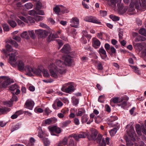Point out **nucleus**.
<instances>
[{
  "label": "nucleus",
  "instance_id": "4be33fe9",
  "mask_svg": "<svg viewBox=\"0 0 146 146\" xmlns=\"http://www.w3.org/2000/svg\"><path fill=\"white\" fill-rule=\"evenodd\" d=\"M57 121V119L55 118L48 119L45 120V123L47 125H50L54 123Z\"/></svg>",
  "mask_w": 146,
  "mask_h": 146
},
{
  "label": "nucleus",
  "instance_id": "49530a36",
  "mask_svg": "<svg viewBox=\"0 0 146 146\" xmlns=\"http://www.w3.org/2000/svg\"><path fill=\"white\" fill-rule=\"evenodd\" d=\"M44 17L40 16H36L35 17V20L37 21H42L44 19Z\"/></svg>",
  "mask_w": 146,
  "mask_h": 146
},
{
  "label": "nucleus",
  "instance_id": "4c0bfd02",
  "mask_svg": "<svg viewBox=\"0 0 146 146\" xmlns=\"http://www.w3.org/2000/svg\"><path fill=\"white\" fill-rule=\"evenodd\" d=\"M9 42L12 44V45L15 48H17L18 47V44L15 41L12 40H11L9 41Z\"/></svg>",
  "mask_w": 146,
  "mask_h": 146
},
{
  "label": "nucleus",
  "instance_id": "864d4df0",
  "mask_svg": "<svg viewBox=\"0 0 146 146\" xmlns=\"http://www.w3.org/2000/svg\"><path fill=\"white\" fill-rule=\"evenodd\" d=\"M25 6L27 9H29L31 8L33 6L32 4L31 3H29L26 4L25 5Z\"/></svg>",
  "mask_w": 146,
  "mask_h": 146
},
{
  "label": "nucleus",
  "instance_id": "e433bc0d",
  "mask_svg": "<svg viewBox=\"0 0 146 146\" xmlns=\"http://www.w3.org/2000/svg\"><path fill=\"white\" fill-rule=\"evenodd\" d=\"M43 141L46 146H48L50 144V142L47 138H44L43 139Z\"/></svg>",
  "mask_w": 146,
  "mask_h": 146
},
{
  "label": "nucleus",
  "instance_id": "5701e85b",
  "mask_svg": "<svg viewBox=\"0 0 146 146\" xmlns=\"http://www.w3.org/2000/svg\"><path fill=\"white\" fill-rule=\"evenodd\" d=\"M23 113L22 110H19L17 111L14 114L11 115V117L12 119H14L17 118L19 116Z\"/></svg>",
  "mask_w": 146,
  "mask_h": 146
},
{
  "label": "nucleus",
  "instance_id": "a19ab883",
  "mask_svg": "<svg viewBox=\"0 0 146 146\" xmlns=\"http://www.w3.org/2000/svg\"><path fill=\"white\" fill-rule=\"evenodd\" d=\"M70 137H73L74 138V139L77 141H78L79 139H80L79 137H78V135L76 134H72V135H70L68 137L69 138Z\"/></svg>",
  "mask_w": 146,
  "mask_h": 146
},
{
  "label": "nucleus",
  "instance_id": "e2e57ef3",
  "mask_svg": "<svg viewBox=\"0 0 146 146\" xmlns=\"http://www.w3.org/2000/svg\"><path fill=\"white\" fill-rule=\"evenodd\" d=\"M28 14L31 15L35 16L36 15V11L34 10H32L29 11Z\"/></svg>",
  "mask_w": 146,
  "mask_h": 146
},
{
  "label": "nucleus",
  "instance_id": "f8f14e48",
  "mask_svg": "<svg viewBox=\"0 0 146 146\" xmlns=\"http://www.w3.org/2000/svg\"><path fill=\"white\" fill-rule=\"evenodd\" d=\"M117 6L118 9V13L120 14H122L124 13L127 10V7H123L122 4H117Z\"/></svg>",
  "mask_w": 146,
  "mask_h": 146
},
{
  "label": "nucleus",
  "instance_id": "2f4dec72",
  "mask_svg": "<svg viewBox=\"0 0 146 146\" xmlns=\"http://www.w3.org/2000/svg\"><path fill=\"white\" fill-rule=\"evenodd\" d=\"M96 64H97V68L98 70H102L103 69V67L102 63L99 61H96L95 62Z\"/></svg>",
  "mask_w": 146,
  "mask_h": 146
},
{
  "label": "nucleus",
  "instance_id": "1a4fd4ad",
  "mask_svg": "<svg viewBox=\"0 0 146 146\" xmlns=\"http://www.w3.org/2000/svg\"><path fill=\"white\" fill-rule=\"evenodd\" d=\"M70 25L71 27L77 28L79 24V20L76 17H73L70 20Z\"/></svg>",
  "mask_w": 146,
  "mask_h": 146
},
{
  "label": "nucleus",
  "instance_id": "393cba45",
  "mask_svg": "<svg viewBox=\"0 0 146 146\" xmlns=\"http://www.w3.org/2000/svg\"><path fill=\"white\" fill-rule=\"evenodd\" d=\"M141 2H140L141 10H144L146 9V0H141Z\"/></svg>",
  "mask_w": 146,
  "mask_h": 146
},
{
  "label": "nucleus",
  "instance_id": "39448f33",
  "mask_svg": "<svg viewBox=\"0 0 146 146\" xmlns=\"http://www.w3.org/2000/svg\"><path fill=\"white\" fill-rule=\"evenodd\" d=\"M65 65L73 66L74 65V63L73 59L71 56L69 55L66 56L64 58Z\"/></svg>",
  "mask_w": 146,
  "mask_h": 146
},
{
  "label": "nucleus",
  "instance_id": "6e6d98bb",
  "mask_svg": "<svg viewBox=\"0 0 146 146\" xmlns=\"http://www.w3.org/2000/svg\"><path fill=\"white\" fill-rule=\"evenodd\" d=\"M53 10L56 14H58L60 12V9L58 6H56L55 8H54Z\"/></svg>",
  "mask_w": 146,
  "mask_h": 146
},
{
  "label": "nucleus",
  "instance_id": "37998d69",
  "mask_svg": "<svg viewBox=\"0 0 146 146\" xmlns=\"http://www.w3.org/2000/svg\"><path fill=\"white\" fill-rule=\"evenodd\" d=\"M131 67L135 73L138 74H140L139 71L137 68L135 66H131Z\"/></svg>",
  "mask_w": 146,
  "mask_h": 146
},
{
  "label": "nucleus",
  "instance_id": "4d7b16f0",
  "mask_svg": "<svg viewBox=\"0 0 146 146\" xmlns=\"http://www.w3.org/2000/svg\"><path fill=\"white\" fill-rule=\"evenodd\" d=\"M142 132L146 135V120L145 121V126H143L142 127Z\"/></svg>",
  "mask_w": 146,
  "mask_h": 146
},
{
  "label": "nucleus",
  "instance_id": "bb28decb",
  "mask_svg": "<svg viewBox=\"0 0 146 146\" xmlns=\"http://www.w3.org/2000/svg\"><path fill=\"white\" fill-rule=\"evenodd\" d=\"M123 101V100L122 99L121 101V102H122ZM120 102V101H119V98L118 97L113 98L110 101V104L112 106H113V105H112V104L113 103H117L119 102Z\"/></svg>",
  "mask_w": 146,
  "mask_h": 146
},
{
  "label": "nucleus",
  "instance_id": "7c9ffc66",
  "mask_svg": "<svg viewBox=\"0 0 146 146\" xmlns=\"http://www.w3.org/2000/svg\"><path fill=\"white\" fill-rule=\"evenodd\" d=\"M43 76L45 78H49L50 75L47 70L45 69H43L42 71Z\"/></svg>",
  "mask_w": 146,
  "mask_h": 146
},
{
  "label": "nucleus",
  "instance_id": "bf43d9fd",
  "mask_svg": "<svg viewBox=\"0 0 146 146\" xmlns=\"http://www.w3.org/2000/svg\"><path fill=\"white\" fill-rule=\"evenodd\" d=\"M72 102L74 105L75 106H76L79 103L78 100L74 98L72 99Z\"/></svg>",
  "mask_w": 146,
  "mask_h": 146
},
{
  "label": "nucleus",
  "instance_id": "6e6552de",
  "mask_svg": "<svg viewBox=\"0 0 146 146\" xmlns=\"http://www.w3.org/2000/svg\"><path fill=\"white\" fill-rule=\"evenodd\" d=\"M68 85V84L64 85L61 88V90L64 92L70 93L71 92H73L74 90V87L72 85H70L68 87L66 88V86Z\"/></svg>",
  "mask_w": 146,
  "mask_h": 146
},
{
  "label": "nucleus",
  "instance_id": "20e7f679",
  "mask_svg": "<svg viewBox=\"0 0 146 146\" xmlns=\"http://www.w3.org/2000/svg\"><path fill=\"white\" fill-rule=\"evenodd\" d=\"M84 20L86 22L94 23L99 24L101 23V22L95 17L92 16L86 17L84 19Z\"/></svg>",
  "mask_w": 146,
  "mask_h": 146
},
{
  "label": "nucleus",
  "instance_id": "774afa93",
  "mask_svg": "<svg viewBox=\"0 0 146 146\" xmlns=\"http://www.w3.org/2000/svg\"><path fill=\"white\" fill-rule=\"evenodd\" d=\"M57 106L58 107H61L63 105V104L60 100H58L56 102Z\"/></svg>",
  "mask_w": 146,
  "mask_h": 146
},
{
  "label": "nucleus",
  "instance_id": "423d86ee",
  "mask_svg": "<svg viewBox=\"0 0 146 146\" xmlns=\"http://www.w3.org/2000/svg\"><path fill=\"white\" fill-rule=\"evenodd\" d=\"M35 31L36 34L39 37L41 38H45L48 35V33L47 31L40 29L35 30Z\"/></svg>",
  "mask_w": 146,
  "mask_h": 146
},
{
  "label": "nucleus",
  "instance_id": "a18cd8bd",
  "mask_svg": "<svg viewBox=\"0 0 146 146\" xmlns=\"http://www.w3.org/2000/svg\"><path fill=\"white\" fill-rule=\"evenodd\" d=\"M17 88V85L16 84H14L10 86L9 88V89L10 90L14 91Z\"/></svg>",
  "mask_w": 146,
  "mask_h": 146
},
{
  "label": "nucleus",
  "instance_id": "5fc2aeb1",
  "mask_svg": "<svg viewBox=\"0 0 146 146\" xmlns=\"http://www.w3.org/2000/svg\"><path fill=\"white\" fill-rule=\"evenodd\" d=\"M29 35L32 38L34 39L35 37V35L33 30L28 31Z\"/></svg>",
  "mask_w": 146,
  "mask_h": 146
},
{
  "label": "nucleus",
  "instance_id": "680f3d73",
  "mask_svg": "<svg viewBox=\"0 0 146 146\" xmlns=\"http://www.w3.org/2000/svg\"><path fill=\"white\" fill-rule=\"evenodd\" d=\"M134 5L136 8L138 10H141V8H140V6H139V2L138 1H136L135 3H134Z\"/></svg>",
  "mask_w": 146,
  "mask_h": 146
},
{
  "label": "nucleus",
  "instance_id": "ddd939ff",
  "mask_svg": "<svg viewBox=\"0 0 146 146\" xmlns=\"http://www.w3.org/2000/svg\"><path fill=\"white\" fill-rule=\"evenodd\" d=\"M24 70L26 72V74L29 76H31L33 75V69L29 66H26L24 68Z\"/></svg>",
  "mask_w": 146,
  "mask_h": 146
},
{
  "label": "nucleus",
  "instance_id": "09e8293b",
  "mask_svg": "<svg viewBox=\"0 0 146 146\" xmlns=\"http://www.w3.org/2000/svg\"><path fill=\"white\" fill-rule=\"evenodd\" d=\"M19 128V125H16L13 126L12 127L11 129V131L13 132L14 131L17 130Z\"/></svg>",
  "mask_w": 146,
  "mask_h": 146
},
{
  "label": "nucleus",
  "instance_id": "79ce46f5",
  "mask_svg": "<svg viewBox=\"0 0 146 146\" xmlns=\"http://www.w3.org/2000/svg\"><path fill=\"white\" fill-rule=\"evenodd\" d=\"M110 17V18L114 21H118L119 19V18L118 17L114 16L112 15H111Z\"/></svg>",
  "mask_w": 146,
  "mask_h": 146
},
{
  "label": "nucleus",
  "instance_id": "052dcab7",
  "mask_svg": "<svg viewBox=\"0 0 146 146\" xmlns=\"http://www.w3.org/2000/svg\"><path fill=\"white\" fill-rule=\"evenodd\" d=\"M118 119V118L116 116H111L110 117V118L109 120L111 122H113V121H114Z\"/></svg>",
  "mask_w": 146,
  "mask_h": 146
},
{
  "label": "nucleus",
  "instance_id": "69168bd1",
  "mask_svg": "<svg viewBox=\"0 0 146 146\" xmlns=\"http://www.w3.org/2000/svg\"><path fill=\"white\" fill-rule=\"evenodd\" d=\"M102 136L100 134H99L97 139V141L98 143H100L101 140L102 139Z\"/></svg>",
  "mask_w": 146,
  "mask_h": 146
},
{
  "label": "nucleus",
  "instance_id": "a211bd4d",
  "mask_svg": "<svg viewBox=\"0 0 146 146\" xmlns=\"http://www.w3.org/2000/svg\"><path fill=\"white\" fill-rule=\"evenodd\" d=\"M17 63L19 70L20 71H24L25 67L23 62L22 60H20L17 62Z\"/></svg>",
  "mask_w": 146,
  "mask_h": 146
},
{
  "label": "nucleus",
  "instance_id": "f704fd0d",
  "mask_svg": "<svg viewBox=\"0 0 146 146\" xmlns=\"http://www.w3.org/2000/svg\"><path fill=\"white\" fill-rule=\"evenodd\" d=\"M139 33L144 36H146V30L144 28H141L139 31Z\"/></svg>",
  "mask_w": 146,
  "mask_h": 146
},
{
  "label": "nucleus",
  "instance_id": "b1692460",
  "mask_svg": "<svg viewBox=\"0 0 146 146\" xmlns=\"http://www.w3.org/2000/svg\"><path fill=\"white\" fill-rule=\"evenodd\" d=\"M86 111L83 108H81L78 110V112L76 113L77 116H81L83 114H85Z\"/></svg>",
  "mask_w": 146,
  "mask_h": 146
},
{
  "label": "nucleus",
  "instance_id": "de8ad7c7",
  "mask_svg": "<svg viewBox=\"0 0 146 146\" xmlns=\"http://www.w3.org/2000/svg\"><path fill=\"white\" fill-rule=\"evenodd\" d=\"M82 33L83 36H85L87 38H90L91 36L90 35L88 34L87 32L86 31H84L82 32Z\"/></svg>",
  "mask_w": 146,
  "mask_h": 146
},
{
  "label": "nucleus",
  "instance_id": "cd10ccee",
  "mask_svg": "<svg viewBox=\"0 0 146 146\" xmlns=\"http://www.w3.org/2000/svg\"><path fill=\"white\" fill-rule=\"evenodd\" d=\"M145 37L140 35H139L135 38V41L136 42L143 41L145 40Z\"/></svg>",
  "mask_w": 146,
  "mask_h": 146
},
{
  "label": "nucleus",
  "instance_id": "dca6fc26",
  "mask_svg": "<svg viewBox=\"0 0 146 146\" xmlns=\"http://www.w3.org/2000/svg\"><path fill=\"white\" fill-rule=\"evenodd\" d=\"M55 64L59 68L65 70L64 68L65 65L64 63L63 62L60 60H57L56 61Z\"/></svg>",
  "mask_w": 146,
  "mask_h": 146
},
{
  "label": "nucleus",
  "instance_id": "412c9836",
  "mask_svg": "<svg viewBox=\"0 0 146 146\" xmlns=\"http://www.w3.org/2000/svg\"><path fill=\"white\" fill-rule=\"evenodd\" d=\"M70 49V47L69 45L66 44L64 45L61 50L62 52L67 53L69 52Z\"/></svg>",
  "mask_w": 146,
  "mask_h": 146
},
{
  "label": "nucleus",
  "instance_id": "58836bf2",
  "mask_svg": "<svg viewBox=\"0 0 146 146\" xmlns=\"http://www.w3.org/2000/svg\"><path fill=\"white\" fill-rule=\"evenodd\" d=\"M135 129L137 133L139 135L141 134V132L140 129V125L139 124L136 125L135 126Z\"/></svg>",
  "mask_w": 146,
  "mask_h": 146
},
{
  "label": "nucleus",
  "instance_id": "72a5a7b5",
  "mask_svg": "<svg viewBox=\"0 0 146 146\" xmlns=\"http://www.w3.org/2000/svg\"><path fill=\"white\" fill-rule=\"evenodd\" d=\"M20 36L23 38L28 39L29 38V35L28 34V32L27 31L23 32L21 34Z\"/></svg>",
  "mask_w": 146,
  "mask_h": 146
},
{
  "label": "nucleus",
  "instance_id": "ea45409f",
  "mask_svg": "<svg viewBox=\"0 0 146 146\" xmlns=\"http://www.w3.org/2000/svg\"><path fill=\"white\" fill-rule=\"evenodd\" d=\"M8 23L12 27H14L17 25L16 22L13 21H8Z\"/></svg>",
  "mask_w": 146,
  "mask_h": 146
},
{
  "label": "nucleus",
  "instance_id": "7ed1b4c3",
  "mask_svg": "<svg viewBox=\"0 0 146 146\" xmlns=\"http://www.w3.org/2000/svg\"><path fill=\"white\" fill-rule=\"evenodd\" d=\"M3 82V83L2 86L3 87L5 88L11 83V79L5 76H1L0 77V83Z\"/></svg>",
  "mask_w": 146,
  "mask_h": 146
},
{
  "label": "nucleus",
  "instance_id": "13d9d810",
  "mask_svg": "<svg viewBox=\"0 0 146 146\" xmlns=\"http://www.w3.org/2000/svg\"><path fill=\"white\" fill-rule=\"evenodd\" d=\"M42 4L40 2H38L36 4V9L37 10H38L42 7Z\"/></svg>",
  "mask_w": 146,
  "mask_h": 146
},
{
  "label": "nucleus",
  "instance_id": "c03bdc74",
  "mask_svg": "<svg viewBox=\"0 0 146 146\" xmlns=\"http://www.w3.org/2000/svg\"><path fill=\"white\" fill-rule=\"evenodd\" d=\"M71 123V121L70 120H68L64 122H63L62 123V124L63 127H66L68 126Z\"/></svg>",
  "mask_w": 146,
  "mask_h": 146
},
{
  "label": "nucleus",
  "instance_id": "a878e982",
  "mask_svg": "<svg viewBox=\"0 0 146 146\" xmlns=\"http://www.w3.org/2000/svg\"><path fill=\"white\" fill-rule=\"evenodd\" d=\"M68 141V138L66 137H65L63 139L62 141H60L58 145L56 146H63L64 145H66Z\"/></svg>",
  "mask_w": 146,
  "mask_h": 146
},
{
  "label": "nucleus",
  "instance_id": "f257e3e1",
  "mask_svg": "<svg viewBox=\"0 0 146 146\" xmlns=\"http://www.w3.org/2000/svg\"><path fill=\"white\" fill-rule=\"evenodd\" d=\"M48 68L51 76L55 78H57L66 72L64 69L59 68L56 65L55 63H50L48 66Z\"/></svg>",
  "mask_w": 146,
  "mask_h": 146
},
{
  "label": "nucleus",
  "instance_id": "c85d7f7f",
  "mask_svg": "<svg viewBox=\"0 0 146 146\" xmlns=\"http://www.w3.org/2000/svg\"><path fill=\"white\" fill-rule=\"evenodd\" d=\"M78 137L80 138H86V136L87 137L88 133L85 132H81L80 133L78 134Z\"/></svg>",
  "mask_w": 146,
  "mask_h": 146
},
{
  "label": "nucleus",
  "instance_id": "0e129e2a",
  "mask_svg": "<svg viewBox=\"0 0 146 146\" xmlns=\"http://www.w3.org/2000/svg\"><path fill=\"white\" fill-rule=\"evenodd\" d=\"M38 14L40 15H44V11L42 10H37L36 11V15Z\"/></svg>",
  "mask_w": 146,
  "mask_h": 146
},
{
  "label": "nucleus",
  "instance_id": "c756f323",
  "mask_svg": "<svg viewBox=\"0 0 146 146\" xmlns=\"http://www.w3.org/2000/svg\"><path fill=\"white\" fill-rule=\"evenodd\" d=\"M10 111V109L8 108H0V113L4 114L6 113L7 112H9Z\"/></svg>",
  "mask_w": 146,
  "mask_h": 146
},
{
  "label": "nucleus",
  "instance_id": "0eeeda50",
  "mask_svg": "<svg viewBox=\"0 0 146 146\" xmlns=\"http://www.w3.org/2000/svg\"><path fill=\"white\" fill-rule=\"evenodd\" d=\"M34 105V102L32 100L28 99L26 100L24 106L26 108L32 110Z\"/></svg>",
  "mask_w": 146,
  "mask_h": 146
},
{
  "label": "nucleus",
  "instance_id": "aec40b11",
  "mask_svg": "<svg viewBox=\"0 0 146 146\" xmlns=\"http://www.w3.org/2000/svg\"><path fill=\"white\" fill-rule=\"evenodd\" d=\"M58 37V35L57 34H51L48 36L47 40L48 41L50 42L54 40L55 38Z\"/></svg>",
  "mask_w": 146,
  "mask_h": 146
},
{
  "label": "nucleus",
  "instance_id": "473e14b6",
  "mask_svg": "<svg viewBox=\"0 0 146 146\" xmlns=\"http://www.w3.org/2000/svg\"><path fill=\"white\" fill-rule=\"evenodd\" d=\"M42 72L40 69H38L35 70H33V73L39 76H42L41 74Z\"/></svg>",
  "mask_w": 146,
  "mask_h": 146
},
{
  "label": "nucleus",
  "instance_id": "603ef678",
  "mask_svg": "<svg viewBox=\"0 0 146 146\" xmlns=\"http://www.w3.org/2000/svg\"><path fill=\"white\" fill-rule=\"evenodd\" d=\"M105 96L104 95H101L99 96L98 101L101 103H103L104 101Z\"/></svg>",
  "mask_w": 146,
  "mask_h": 146
},
{
  "label": "nucleus",
  "instance_id": "4468645a",
  "mask_svg": "<svg viewBox=\"0 0 146 146\" xmlns=\"http://www.w3.org/2000/svg\"><path fill=\"white\" fill-rule=\"evenodd\" d=\"M99 52L102 58L105 60H106L107 57V56L105 50L103 47H102L99 49Z\"/></svg>",
  "mask_w": 146,
  "mask_h": 146
},
{
  "label": "nucleus",
  "instance_id": "9b49d317",
  "mask_svg": "<svg viewBox=\"0 0 146 146\" xmlns=\"http://www.w3.org/2000/svg\"><path fill=\"white\" fill-rule=\"evenodd\" d=\"M130 126V129L127 131V133L129 136L133 137L135 135V132L134 130V127L132 125H130V124L127 125L126 127V129H127L128 127Z\"/></svg>",
  "mask_w": 146,
  "mask_h": 146
},
{
  "label": "nucleus",
  "instance_id": "338daca9",
  "mask_svg": "<svg viewBox=\"0 0 146 146\" xmlns=\"http://www.w3.org/2000/svg\"><path fill=\"white\" fill-rule=\"evenodd\" d=\"M43 131L41 129H39L38 134V136L40 138H42L43 136Z\"/></svg>",
  "mask_w": 146,
  "mask_h": 146
},
{
  "label": "nucleus",
  "instance_id": "f03ea898",
  "mask_svg": "<svg viewBox=\"0 0 146 146\" xmlns=\"http://www.w3.org/2000/svg\"><path fill=\"white\" fill-rule=\"evenodd\" d=\"M6 50L8 52H13L14 53L9 54V62L12 65H15L14 63L16 62L17 59L15 58V56L18 54L17 50H14L12 46L9 44H7L5 46Z\"/></svg>",
  "mask_w": 146,
  "mask_h": 146
},
{
  "label": "nucleus",
  "instance_id": "3c124183",
  "mask_svg": "<svg viewBox=\"0 0 146 146\" xmlns=\"http://www.w3.org/2000/svg\"><path fill=\"white\" fill-rule=\"evenodd\" d=\"M3 27L4 31H9V28L8 25L6 24L3 25Z\"/></svg>",
  "mask_w": 146,
  "mask_h": 146
},
{
  "label": "nucleus",
  "instance_id": "8fccbe9b",
  "mask_svg": "<svg viewBox=\"0 0 146 146\" xmlns=\"http://www.w3.org/2000/svg\"><path fill=\"white\" fill-rule=\"evenodd\" d=\"M13 39L16 40L18 42H19L21 40V37L18 36L13 35L12 36Z\"/></svg>",
  "mask_w": 146,
  "mask_h": 146
},
{
  "label": "nucleus",
  "instance_id": "2eb2a0df",
  "mask_svg": "<svg viewBox=\"0 0 146 146\" xmlns=\"http://www.w3.org/2000/svg\"><path fill=\"white\" fill-rule=\"evenodd\" d=\"M92 40L93 46L96 49L98 48L101 44L100 41L98 39L95 38H93Z\"/></svg>",
  "mask_w": 146,
  "mask_h": 146
},
{
  "label": "nucleus",
  "instance_id": "f3484780",
  "mask_svg": "<svg viewBox=\"0 0 146 146\" xmlns=\"http://www.w3.org/2000/svg\"><path fill=\"white\" fill-rule=\"evenodd\" d=\"M88 117L87 115H84L81 117V121L83 123L87 122V124H90L93 121V119H91L88 121Z\"/></svg>",
  "mask_w": 146,
  "mask_h": 146
},
{
  "label": "nucleus",
  "instance_id": "6ab92c4d",
  "mask_svg": "<svg viewBox=\"0 0 146 146\" xmlns=\"http://www.w3.org/2000/svg\"><path fill=\"white\" fill-rule=\"evenodd\" d=\"M50 131L52 132H55L58 134L60 133L61 132V130L60 128H59L56 126H54L49 128Z\"/></svg>",
  "mask_w": 146,
  "mask_h": 146
},
{
  "label": "nucleus",
  "instance_id": "9d476101",
  "mask_svg": "<svg viewBox=\"0 0 146 146\" xmlns=\"http://www.w3.org/2000/svg\"><path fill=\"white\" fill-rule=\"evenodd\" d=\"M98 134L97 131L93 129L92 131V133L90 135L88 133L87 137L90 140H92L95 141L96 139L97 136Z\"/></svg>",
  "mask_w": 146,
  "mask_h": 146
},
{
  "label": "nucleus",
  "instance_id": "c9c22d12",
  "mask_svg": "<svg viewBox=\"0 0 146 146\" xmlns=\"http://www.w3.org/2000/svg\"><path fill=\"white\" fill-rule=\"evenodd\" d=\"M117 131V129L116 128H114L110 130L109 131L110 135L111 136H114L116 134Z\"/></svg>",
  "mask_w": 146,
  "mask_h": 146
}]
</instances>
